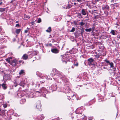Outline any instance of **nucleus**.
Returning a JSON list of instances; mask_svg holds the SVG:
<instances>
[{
  "label": "nucleus",
  "mask_w": 120,
  "mask_h": 120,
  "mask_svg": "<svg viewBox=\"0 0 120 120\" xmlns=\"http://www.w3.org/2000/svg\"><path fill=\"white\" fill-rule=\"evenodd\" d=\"M53 71V72L55 71L56 73V74H54V75H56L58 76L57 77V78H58V79L56 78V79H55L56 81L58 80L59 79H61L62 80L65 79V76L61 72L59 71L56 69H54Z\"/></svg>",
  "instance_id": "obj_1"
},
{
  "label": "nucleus",
  "mask_w": 120,
  "mask_h": 120,
  "mask_svg": "<svg viewBox=\"0 0 120 120\" xmlns=\"http://www.w3.org/2000/svg\"><path fill=\"white\" fill-rule=\"evenodd\" d=\"M48 93V91L44 87H42L39 90L36 92L35 94L38 95V96H41V95L45 97L44 95Z\"/></svg>",
  "instance_id": "obj_2"
},
{
  "label": "nucleus",
  "mask_w": 120,
  "mask_h": 120,
  "mask_svg": "<svg viewBox=\"0 0 120 120\" xmlns=\"http://www.w3.org/2000/svg\"><path fill=\"white\" fill-rule=\"evenodd\" d=\"M4 79L6 80H11V77L10 75L9 74H7L4 76Z\"/></svg>",
  "instance_id": "obj_3"
},
{
  "label": "nucleus",
  "mask_w": 120,
  "mask_h": 120,
  "mask_svg": "<svg viewBox=\"0 0 120 120\" xmlns=\"http://www.w3.org/2000/svg\"><path fill=\"white\" fill-rule=\"evenodd\" d=\"M17 61L15 59L12 60L10 63V64L13 67L15 66L17 64Z\"/></svg>",
  "instance_id": "obj_4"
},
{
  "label": "nucleus",
  "mask_w": 120,
  "mask_h": 120,
  "mask_svg": "<svg viewBox=\"0 0 120 120\" xmlns=\"http://www.w3.org/2000/svg\"><path fill=\"white\" fill-rule=\"evenodd\" d=\"M104 61L107 63L109 65H110V67L111 68L113 67L114 64L112 62H110L109 60H108L106 59L104 60Z\"/></svg>",
  "instance_id": "obj_5"
},
{
  "label": "nucleus",
  "mask_w": 120,
  "mask_h": 120,
  "mask_svg": "<svg viewBox=\"0 0 120 120\" xmlns=\"http://www.w3.org/2000/svg\"><path fill=\"white\" fill-rule=\"evenodd\" d=\"M82 109L80 108H77L76 110L75 113L77 114H81L82 113L81 111Z\"/></svg>",
  "instance_id": "obj_6"
},
{
  "label": "nucleus",
  "mask_w": 120,
  "mask_h": 120,
  "mask_svg": "<svg viewBox=\"0 0 120 120\" xmlns=\"http://www.w3.org/2000/svg\"><path fill=\"white\" fill-rule=\"evenodd\" d=\"M44 118V116L43 114L40 115L37 117V120H42Z\"/></svg>",
  "instance_id": "obj_7"
},
{
  "label": "nucleus",
  "mask_w": 120,
  "mask_h": 120,
  "mask_svg": "<svg viewBox=\"0 0 120 120\" xmlns=\"http://www.w3.org/2000/svg\"><path fill=\"white\" fill-rule=\"evenodd\" d=\"M51 52L55 53H57L59 52V51L56 49H51Z\"/></svg>",
  "instance_id": "obj_8"
},
{
  "label": "nucleus",
  "mask_w": 120,
  "mask_h": 120,
  "mask_svg": "<svg viewBox=\"0 0 120 120\" xmlns=\"http://www.w3.org/2000/svg\"><path fill=\"white\" fill-rule=\"evenodd\" d=\"M36 107L37 109H40L41 108V104L40 101H39L37 103L36 105Z\"/></svg>",
  "instance_id": "obj_9"
},
{
  "label": "nucleus",
  "mask_w": 120,
  "mask_h": 120,
  "mask_svg": "<svg viewBox=\"0 0 120 120\" xmlns=\"http://www.w3.org/2000/svg\"><path fill=\"white\" fill-rule=\"evenodd\" d=\"M87 12L85 9H83L81 11V14L83 15H85L86 14Z\"/></svg>",
  "instance_id": "obj_10"
},
{
  "label": "nucleus",
  "mask_w": 120,
  "mask_h": 120,
  "mask_svg": "<svg viewBox=\"0 0 120 120\" xmlns=\"http://www.w3.org/2000/svg\"><path fill=\"white\" fill-rule=\"evenodd\" d=\"M109 6L106 5H104L102 7V9L103 10H104L105 9H107L109 10Z\"/></svg>",
  "instance_id": "obj_11"
},
{
  "label": "nucleus",
  "mask_w": 120,
  "mask_h": 120,
  "mask_svg": "<svg viewBox=\"0 0 120 120\" xmlns=\"http://www.w3.org/2000/svg\"><path fill=\"white\" fill-rule=\"evenodd\" d=\"M25 73L24 72L23 70H21L19 73V74L20 75H24L25 74Z\"/></svg>",
  "instance_id": "obj_12"
},
{
  "label": "nucleus",
  "mask_w": 120,
  "mask_h": 120,
  "mask_svg": "<svg viewBox=\"0 0 120 120\" xmlns=\"http://www.w3.org/2000/svg\"><path fill=\"white\" fill-rule=\"evenodd\" d=\"M28 56L26 54L23 55L22 57V58L23 59L26 60L28 58Z\"/></svg>",
  "instance_id": "obj_13"
},
{
  "label": "nucleus",
  "mask_w": 120,
  "mask_h": 120,
  "mask_svg": "<svg viewBox=\"0 0 120 120\" xmlns=\"http://www.w3.org/2000/svg\"><path fill=\"white\" fill-rule=\"evenodd\" d=\"M12 57H10L8 58L7 59H6V60L8 62V63H9L10 64V62H11V61L12 60Z\"/></svg>",
  "instance_id": "obj_14"
},
{
  "label": "nucleus",
  "mask_w": 120,
  "mask_h": 120,
  "mask_svg": "<svg viewBox=\"0 0 120 120\" xmlns=\"http://www.w3.org/2000/svg\"><path fill=\"white\" fill-rule=\"evenodd\" d=\"M94 28H93L92 29V31H93L94 30ZM85 31L86 32H90L92 30V29L91 28L89 29H85Z\"/></svg>",
  "instance_id": "obj_15"
},
{
  "label": "nucleus",
  "mask_w": 120,
  "mask_h": 120,
  "mask_svg": "<svg viewBox=\"0 0 120 120\" xmlns=\"http://www.w3.org/2000/svg\"><path fill=\"white\" fill-rule=\"evenodd\" d=\"M88 61L90 63V64H91L94 61V59L92 58H90L88 59Z\"/></svg>",
  "instance_id": "obj_16"
},
{
  "label": "nucleus",
  "mask_w": 120,
  "mask_h": 120,
  "mask_svg": "<svg viewBox=\"0 0 120 120\" xmlns=\"http://www.w3.org/2000/svg\"><path fill=\"white\" fill-rule=\"evenodd\" d=\"M26 101L25 99H22L20 101V103L21 104H23Z\"/></svg>",
  "instance_id": "obj_17"
},
{
  "label": "nucleus",
  "mask_w": 120,
  "mask_h": 120,
  "mask_svg": "<svg viewBox=\"0 0 120 120\" xmlns=\"http://www.w3.org/2000/svg\"><path fill=\"white\" fill-rule=\"evenodd\" d=\"M2 86L3 89H6L7 87V86L6 84L3 83L2 85Z\"/></svg>",
  "instance_id": "obj_18"
},
{
  "label": "nucleus",
  "mask_w": 120,
  "mask_h": 120,
  "mask_svg": "<svg viewBox=\"0 0 120 120\" xmlns=\"http://www.w3.org/2000/svg\"><path fill=\"white\" fill-rule=\"evenodd\" d=\"M28 97L30 98H32L34 97L33 93L32 92L31 93L28 95Z\"/></svg>",
  "instance_id": "obj_19"
},
{
  "label": "nucleus",
  "mask_w": 120,
  "mask_h": 120,
  "mask_svg": "<svg viewBox=\"0 0 120 120\" xmlns=\"http://www.w3.org/2000/svg\"><path fill=\"white\" fill-rule=\"evenodd\" d=\"M21 31V29H17L16 30L15 32L17 34H19Z\"/></svg>",
  "instance_id": "obj_20"
},
{
  "label": "nucleus",
  "mask_w": 120,
  "mask_h": 120,
  "mask_svg": "<svg viewBox=\"0 0 120 120\" xmlns=\"http://www.w3.org/2000/svg\"><path fill=\"white\" fill-rule=\"evenodd\" d=\"M46 31L48 32H49L51 31V27H49L48 29L46 30Z\"/></svg>",
  "instance_id": "obj_21"
},
{
  "label": "nucleus",
  "mask_w": 120,
  "mask_h": 120,
  "mask_svg": "<svg viewBox=\"0 0 120 120\" xmlns=\"http://www.w3.org/2000/svg\"><path fill=\"white\" fill-rule=\"evenodd\" d=\"M110 33L113 35H115L116 34V33L114 30H112L110 32Z\"/></svg>",
  "instance_id": "obj_22"
},
{
  "label": "nucleus",
  "mask_w": 120,
  "mask_h": 120,
  "mask_svg": "<svg viewBox=\"0 0 120 120\" xmlns=\"http://www.w3.org/2000/svg\"><path fill=\"white\" fill-rule=\"evenodd\" d=\"M17 95L19 98H20L22 96V95L21 93H19L17 94Z\"/></svg>",
  "instance_id": "obj_23"
},
{
  "label": "nucleus",
  "mask_w": 120,
  "mask_h": 120,
  "mask_svg": "<svg viewBox=\"0 0 120 120\" xmlns=\"http://www.w3.org/2000/svg\"><path fill=\"white\" fill-rule=\"evenodd\" d=\"M5 10V8H0V12H3Z\"/></svg>",
  "instance_id": "obj_24"
},
{
  "label": "nucleus",
  "mask_w": 120,
  "mask_h": 120,
  "mask_svg": "<svg viewBox=\"0 0 120 120\" xmlns=\"http://www.w3.org/2000/svg\"><path fill=\"white\" fill-rule=\"evenodd\" d=\"M94 18L95 19H97L99 18L100 17V15H94Z\"/></svg>",
  "instance_id": "obj_25"
},
{
  "label": "nucleus",
  "mask_w": 120,
  "mask_h": 120,
  "mask_svg": "<svg viewBox=\"0 0 120 120\" xmlns=\"http://www.w3.org/2000/svg\"><path fill=\"white\" fill-rule=\"evenodd\" d=\"M71 5L70 4H68L67 6L66 7L65 9H69L71 7Z\"/></svg>",
  "instance_id": "obj_26"
},
{
  "label": "nucleus",
  "mask_w": 120,
  "mask_h": 120,
  "mask_svg": "<svg viewBox=\"0 0 120 120\" xmlns=\"http://www.w3.org/2000/svg\"><path fill=\"white\" fill-rule=\"evenodd\" d=\"M78 17L79 18H82V16L80 13H78Z\"/></svg>",
  "instance_id": "obj_27"
},
{
  "label": "nucleus",
  "mask_w": 120,
  "mask_h": 120,
  "mask_svg": "<svg viewBox=\"0 0 120 120\" xmlns=\"http://www.w3.org/2000/svg\"><path fill=\"white\" fill-rule=\"evenodd\" d=\"M79 24L81 26H82L85 24V23L83 22H81Z\"/></svg>",
  "instance_id": "obj_28"
},
{
  "label": "nucleus",
  "mask_w": 120,
  "mask_h": 120,
  "mask_svg": "<svg viewBox=\"0 0 120 120\" xmlns=\"http://www.w3.org/2000/svg\"><path fill=\"white\" fill-rule=\"evenodd\" d=\"M18 85V84L16 82H14L13 86L15 87H16Z\"/></svg>",
  "instance_id": "obj_29"
},
{
  "label": "nucleus",
  "mask_w": 120,
  "mask_h": 120,
  "mask_svg": "<svg viewBox=\"0 0 120 120\" xmlns=\"http://www.w3.org/2000/svg\"><path fill=\"white\" fill-rule=\"evenodd\" d=\"M41 21V19L40 18H39L38 19L37 22L38 23L40 22Z\"/></svg>",
  "instance_id": "obj_30"
},
{
  "label": "nucleus",
  "mask_w": 120,
  "mask_h": 120,
  "mask_svg": "<svg viewBox=\"0 0 120 120\" xmlns=\"http://www.w3.org/2000/svg\"><path fill=\"white\" fill-rule=\"evenodd\" d=\"M93 118V117H89L88 119L90 120H92Z\"/></svg>",
  "instance_id": "obj_31"
},
{
  "label": "nucleus",
  "mask_w": 120,
  "mask_h": 120,
  "mask_svg": "<svg viewBox=\"0 0 120 120\" xmlns=\"http://www.w3.org/2000/svg\"><path fill=\"white\" fill-rule=\"evenodd\" d=\"M75 30V28L74 27H73L72 29L71 30L70 32H73Z\"/></svg>",
  "instance_id": "obj_32"
},
{
  "label": "nucleus",
  "mask_w": 120,
  "mask_h": 120,
  "mask_svg": "<svg viewBox=\"0 0 120 120\" xmlns=\"http://www.w3.org/2000/svg\"><path fill=\"white\" fill-rule=\"evenodd\" d=\"M33 53L34 55H35L37 54V52L36 51H34L33 52Z\"/></svg>",
  "instance_id": "obj_33"
},
{
  "label": "nucleus",
  "mask_w": 120,
  "mask_h": 120,
  "mask_svg": "<svg viewBox=\"0 0 120 120\" xmlns=\"http://www.w3.org/2000/svg\"><path fill=\"white\" fill-rule=\"evenodd\" d=\"M111 68H112V69L113 71H116V69L114 67V66H113V67H112Z\"/></svg>",
  "instance_id": "obj_34"
},
{
  "label": "nucleus",
  "mask_w": 120,
  "mask_h": 120,
  "mask_svg": "<svg viewBox=\"0 0 120 120\" xmlns=\"http://www.w3.org/2000/svg\"><path fill=\"white\" fill-rule=\"evenodd\" d=\"M35 57L36 58L37 60L39 59L40 58V57H38V56H36Z\"/></svg>",
  "instance_id": "obj_35"
},
{
  "label": "nucleus",
  "mask_w": 120,
  "mask_h": 120,
  "mask_svg": "<svg viewBox=\"0 0 120 120\" xmlns=\"http://www.w3.org/2000/svg\"><path fill=\"white\" fill-rule=\"evenodd\" d=\"M3 107L4 108H6L7 107V105L6 104H4L3 105Z\"/></svg>",
  "instance_id": "obj_36"
},
{
  "label": "nucleus",
  "mask_w": 120,
  "mask_h": 120,
  "mask_svg": "<svg viewBox=\"0 0 120 120\" xmlns=\"http://www.w3.org/2000/svg\"><path fill=\"white\" fill-rule=\"evenodd\" d=\"M95 10H94V11H93L92 12V14H93L94 15H95V13H96L97 14L98 13L97 12H95Z\"/></svg>",
  "instance_id": "obj_37"
},
{
  "label": "nucleus",
  "mask_w": 120,
  "mask_h": 120,
  "mask_svg": "<svg viewBox=\"0 0 120 120\" xmlns=\"http://www.w3.org/2000/svg\"><path fill=\"white\" fill-rule=\"evenodd\" d=\"M78 63H77L76 64H74V65L76 66H78Z\"/></svg>",
  "instance_id": "obj_38"
},
{
  "label": "nucleus",
  "mask_w": 120,
  "mask_h": 120,
  "mask_svg": "<svg viewBox=\"0 0 120 120\" xmlns=\"http://www.w3.org/2000/svg\"><path fill=\"white\" fill-rule=\"evenodd\" d=\"M15 26L16 27H19V25L18 24H17Z\"/></svg>",
  "instance_id": "obj_39"
},
{
  "label": "nucleus",
  "mask_w": 120,
  "mask_h": 120,
  "mask_svg": "<svg viewBox=\"0 0 120 120\" xmlns=\"http://www.w3.org/2000/svg\"><path fill=\"white\" fill-rule=\"evenodd\" d=\"M81 30L82 31L81 32V33L82 34L83 32V30H84L83 28H82V29Z\"/></svg>",
  "instance_id": "obj_40"
},
{
  "label": "nucleus",
  "mask_w": 120,
  "mask_h": 120,
  "mask_svg": "<svg viewBox=\"0 0 120 120\" xmlns=\"http://www.w3.org/2000/svg\"><path fill=\"white\" fill-rule=\"evenodd\" d=\"M79 2H80L82 1V0H76Z\"/></svg>",
  "instance_id": "obj_41"
},
{
  "label": "nucleus",
  "mask_w": 120,
  "mask_h": 120,
  "mask_svg": "<svg viewBox=\"0 0 120 120\" xmlns=\"http://www.w3.org/2000/svg\"><path fill=\"white\" fill-rule=\"evenodd\" d=\"M19 62L20 63H23V61L22 60H20L19 61Z\"/></svg>",
  "instance_id": "obj_42"
},
{
  "label": "nucleus",
  "mask_w": 120,
  "mask_h": 120,
  "mask_svg": "<svg viewBox=\"0 0 120 120\" xmlns=\"http://www.w3.org/2000/svg\"><path fill=\"white\" fill-rule=\"evenodd\" d=\"M28 32V30H25V33H27Z\"/></svg>",
  "instance_id": "obj_43"
},
{
  "label": "nucleus",
  "mask_w": 120,
  "mask_h": 120,
  "mask_svg": "<svg viewBox=\"0 0 120 120\" xmlns=\"http://www.w3.org/2000/svg\"><path fill=\"white\" fill-rule=\"evenodd\" d=\"M117 38L120 39V35H118L117 36Z\"/></svg>",
  "instance_id": "obj_44"
},
{
  "label": "nucleus",
  "mask_w": 120,
  "mask_h": 120,
  "mask_svg": "<svg viewBox=\"0 0 120 120\" xmlns=\"http://www.w3.org/2000/svg\"><path fill=\"white\" fill-rule=\"evenodd\" d=\"M34 22H31L30 23L31 25H33L34 24Z\"/></svg>",
  "instance_id": "obj_45"
},
{
  "label": "nucleus",
  "mask_w": 120,
  "mask_h": 120,
  "mask_svg": "<svg viewBox=\"0 0 120 120\" xmlns=\"http://www.w3.org/2000/svg\"><path fill=\"white\" fill-rule=\"evenodd\" d=\"M45 75H41V76H40V77H43H43H45Z\"/></svg>",
  "instance_id": "obj_46"
},
{
  "label": "nucleus",
  "mask_w": 120,
  "mask_h": 120,
  "mask_svg": "<svg viewBox=\"0 0 120 120\" xmlns=\"http://www.w3.org/2000/svg\"><path fill=\"white\" fill-rule=\"evenodd\" d=\"M68 100H70V99L71 98H70V97H68Z\"/></svg>",
  "instance_id": "obj_47"
},
{
  "label": "nucleus",
  "mask_w": 120,
  "mask_h": 120,
  "mask_svg": "<svg viewBox=\"0 0 120 120\" xmlns=\"http://www.w3.org/2000/svg\"><path fill=\"white\" fill-rule=\"evenodd\" d=\"M41 82L40 83H43L44 82Z\"/></svg>",
  "instance_id": "obj_48"
},
{
  "label": "nucleus",
  "mask_w": 120,
  "mask_h": 120,
  "mask_svg": "<svg viewBox=\"0 0 120 120\" xmlns=\"http://www.w3.org/2000/svg\"><path fill=\"white\" fill-rule=\"evenodd\" d=\"M2 2H1L0 3V5H1L2 4Z\"/></svg>",
  "instance_id": "obj_49"
},
{
  "label": "nucleus",
  "mask_w": 120,
  "mask_h": 120,
  "mask_svg": "<svg viewBox=\"0 0 120 120\" xmlns=\"http://www.w3.org/2000/svg\"><path fill=\"white\" fill-rule=\"evenodd\" d=\"M103 69H106V68H105V67H103Z\"/></svg>",
  "instance_id": "obj_50"
},
{
  "label": "nucleus",
  "mask_w": 120,
  "mask_h": 120,
  "mask_svg": "<svg viewBox=\"0 0 120 120\" xmlns=\"http://www.w3.org/2000/svg\"><path fill=\"white\" fill-rule=\"evenodd\" d=\"M76 4V3H74V4L75 5Z\"/></svg>",
  "instance_id": "obj_51"
},
{
  "label": "nucleus",
  "mask_w": 120,
  "mask_h": 120,
  "mask_svg": "<svg viewBox=\"0 0 120 120\" xmlns=\"http://www.w3.org/2000/svg\"><path fill=\"white\" fill-rule=\"evenodd\" d=\"M19 22L18 21H16V22L15 23H17L18 22Z\"/></svg>",
  "instance_id": "obj_52"
},
{
  "label": "nucleus",
  "mask_w": 120,
  "mask_h": 120,
  "mask_svg": "<svg viewBox=\"0 0 120 120\" xmlns=\"http://www.w3.org/2000/svg\"><path fill=\"white\" fill-rule=\"evenodd\" d=\"M1 30V28L0 27V31Z\"/></svg>",
  "instance_id": "obj_53"
},
{
  "label": "nucleus",
  "mask_w": 120,
  "mask_h": 120,
  "mask_svg": "<svg viewBox=\"0 0 120 120\" xmlns=\"http://www.w3.org/2000/svg\"><path fill=\"white\" fill-rule=\"evenodd\" d=\"M49 45H50V46H51L52 45V44H49Z\"/></svg>",
  "instance_id": "obj_54"
},
{
  "label": "nucleus",
  "mask_w": 120,
  "mask_h": 120,
  "mask_svg": "<svg viewBox=\"0 0 120 120\" xmlns=\"http://www.w3.org/2000/svg\"><path fill=\"white\" fill-rule=\"evenodd\" d=\"M26 18H29L30 17L28 16V17H26Z\"/></svg>",
  "instance_id": "obj_55"
},
{
  "label": "nucleus",
  "mask_w": 120,
  "mask_h": 120,
  "mask_svg": "<svg viewBox=\"0 0 120 120\" xmlns=\"http://www.w3.org/2000/svg\"><path fill=\"white\" fill-rule=\"evenodd\" d=\"M32 85H34V84H33V83L32 84Z\"/></svg>",
  "instance_id": "obj_56"
},
{
  "label": "nucleus",
  "mask_w": 120,
  "mask_h": 120,
  "mask_svg": "<svg viewBox=\"0 0 120 120\" xmlns=\"http://www.w3.org/2000/svg\"><path fill=\"white\" fill-rule=\"evenodd\" d=\"M65 63H66H66H67V62H66V61H65Z\"/></svg>",
  "instance_id": "obj_57"
},
{
  "label": "nucleus",
  "mask_w": 120,
  "mask_h": 120,
  "mask_svg": "<svg viewBox=\"0 0 120 120\" xmlns=\"http://www.w3.org/2000/svg\"><path fill=\"white\" fill-rule=\"evenodd\" d=\"M74 95H74V94H73V96H74Z\"/></svg>",
  "instance_id": "obj_58"
},
{
  "label": "nucleus",
  "mask_w": 120,
  "mask_h": 120,
  "mask_svg": "<svg viewBox=\"0 0 120 120\" xmlns=\"http://www.w3.org/2000/svg\"><path fill=\"white\" fill-rule=\"evenodd\" d=\"M84 117H83V119H84Z\"/></svg>",
  "instance_id": "obj_59"
},
{
  "label": "nucleus",
  "mask_w": 120,
  "mask_h": 120,
  "mask_svg": "<svg viewBox=\"0 0 120 120\" xmlns=\"http://www.w3.org/2000/svg\"><path fill=\"white\" fill-rule=\"evenodd\" d=\"M32 54L31 53V54Z\"/></svg>",
  "instance_id": "obj_60"
},
{
  "label": "nucleus",
  "mask_w": 120,
  "mask_h": 120,
  "mask_svg": "<svg viewBox=\"0 0 120 120\" xmlns=\"http://www.w3.org/2000/svg\"><path fill=\"white\" fill-rule=\"evenodd\" d=\"M98 57L99 56H98Z\"/></svg>",
  "instance_id": "obj_61"
},
{
  "label": "nucleus",
  "mask_w": 120,
  "mask_h": 120,
  "mask_svg": "<svg viewBox=\"0 0 120 120\" xmlns=\"http://www.w3.org/2000/svg\"><path fill=\"white\" fill-rule=\"evenodd\" d=\"M63 56V55H61L62 56Z\"/></svg>",
  "instance_id": "obj_62"
}]
</instances>
